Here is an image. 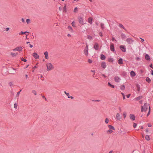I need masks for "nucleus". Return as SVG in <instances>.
<instances>
[{"label":"nucleus","instance_id":"nucleus-64","mask_svg":"<svg viewBox=\"0 0 153 153\" xmlns=\"http://www.w3.org/2000/svg\"><path fill=\"white\" fill-rule=\"evenodd\" d=\"M67 36L68 37H71V35L70 34H68Z\"/></svg>","mask_w":153,"mask_h":153},{"label":"nucleus","instance_id":"nucleus-25","mask_svg":"<svg viewBox=\"0 0 153 153\" xmlns=\"http://www.w3.org/2000/svg\"><path fill=\"white\" fill-rule=\"evenodd\" d=\"M100 25L102 29L103 30H104V29L105 28L104 24L102 23H101L100 24Z\"/></svg>","mask_w":153,"mask_h":153},{"label":"nucleus","instance_id":"nucleus-50","mask_svg":"<svg viewBox=\"0 0 153 153\" xmlns=\"http://www.w3.org/2000/svg\"><path fill=\"white\" fill-rule=\"evenodd\" d=\"M135 59L136 60L140 61V59L139 57H136L135 58Z\"/></svg>","mask_w":153,"mask_h":153},{"label":"nucleus","instance_id":"nucleus-62","mask_svg":"<svg viewBox=\"0 0 153 153\" xmlns=\"http://www.w3.org/2000/svg\"><path fill=\"white\" fill-rule=\"evenodd\" d=\"M6 30L7 31L9 30V27L6 28Z\"/></svg>","mask_w":153,"mask_h":153},{"label":"nucleus","instance_id":"nucleus-12","mask_svg":"<svg viewBox=\"0 0 153 153\" xmlns=\"http://www.w3.org/2000/svg\"><path fill=\"white\" fill-rule=\"evenodd\" d=\"M94 48L95 50H97L99 49L98 44L97 43H95L94 46Z\"/></svg>","mask_w":153,"mask_h":153},{"label":"nucleus","instance_id":"nucleus-31","mask_svg":"<svg viewBox=\"0 0 153 153\" xmlns=\"http://www.w3.org/2000/svg\"><path fill=\"white\" fill-rule=\"evenodd\" d=\"M29 33V32H28V31H25V32H23L22 31L21 33H19V34L20 35L21 34H25L27 36V35L26 34V33Z\"/></svg>","mask_w":153,"mask_h":153},{"label":"nucleus","instance_id":"nucleus-13","mask_svg":"<svg viewBox=\"0 0 153 153\" xmlns=\"http://www.w3.org/2000/svg\"><path fill=\"white\" fill-rule=\"evenodd\" d=\"M101 67L104 68H106V65L105 62H103L101 63Z\"/></svg>","mask_w":153,"mask_h":153},{"label":"nucleus","instance_id":"nucleus-58","mask_svg":"<svg viewBox=\"0 0 153 153\" xmlns=\"http://www.w3.org/2000/svg\"><path fill=\"white\" fill-rule=\"evenodd\" d=\"M68 97L69 98H71V99H73L74 98V97L72 96H68Z\"/></svg>","mask_w":153,"mask_h":153},{"label":"nucleus","instance_id":"nucleus-63","mask_svg":"<svg viewBox=\"0 0 153 153\" xmlns=\"http://www.w3.org/2000/svg\"><path fill=\"white\" fill-rule=\"evenodd\" d=\"M151 74L153 75V71L152 70H151Z\"/></svg>","mask_w":153,"mask_h":153},{"label":"nucleus","instance_id":"nucleus-44","mask_svg":"<svg viewBox=\"0 0 153 153\" xmlns=\"http://www.w3.org/2000/svg\"><path fill=\"white\" fill-rule=\"evenodd\" d=\"M21 60L22 61H23L25 62H26L27 61V60L26 59H24L23 58H21Z\"/></svg>","mask_w":153,"mask_h":153},{"label":"nucleus","instance_id":"nucleus-56","mask_svg":"<svg viewBox=\"0 0 153 153\" xmlns=\"http://www.w3.org/2000/svg\"><path fill=\"white\" fill-rule=\"evenodd\" d=\"M148 126L149 127H150L152 126V125H151V124H150V123H148Z\"/></svg>","mask_w":153,"mask_h":153},{"label":"nucleus","instance_id":"nucleus-10","mask_svg":"<svg viewBox=\"0 0 153 153\" xmlns=\"http://www.w3.org/2000/svg\"><path fill=\"white\" fill-rule=\"evenodd\" d=\"M33 55L36 59H38L39 58V56L36 53H33Z\"/></svg>","mask_w":153,"mask_h":153},{"label":"nucleus","instance_id":"nucleus-53","mask_svg":"<svg viewBox=\"0 0 153 153\" xmlns=\"http://www.w3.org/2000/svg\"><path fill=\"white\" fill-rule=\"evenodd\" d=\"M99 35L101 37L102 36V32H100L99 33Z\"/></svg>","mask_w":153,"mask_h":153},{"label":"nucleus","instance_id":"nucleus-35","mask_svg":"<svg viewBox=\"0 0 153 153\" xmlns=\"http://www.w3.org/2000/svg\"><path fill=\"white\" fill-rule=\"evenodd\" d=\"M32 92L35 95H36L37 94L35 90H33L32 91Z\"/></svg>","mask_w":153,"mask_h":153},{"label":"nucleus","instance_id":"nucleus-60","mask_svg":"<svg viewBox=\"0 0 153 153\" xmlns=\"http://www.w3.org/2000/svg\"><path fill=\"white\" fill-rule=\"evenodd\" d=\"M151 68H152L153 69V68L152 67V64H151L150 66H149Z\"/></svg>","mask_w":153,"mask_h":153},{"label":"nucleus","instance_id":"nucleus-24","mask_svg":"<svg viewBox=\"0 0 153 153\" xmlns=\"http://www.w3.org/2000/svg\"><path fill=\"white\" fill-rule=\"evenodd\" d=\"M108 127H109V128L110 129H112L113 130H115V128L114 127L111 125H108Z\"/></svg>","mask_w":153,"mask_h":153},{"label":"nucleus","instance_id":"nucleus-42","mask_svg":"<svg viewBox=\"0 0 153 153\" xmlns=\"http://www.w3.org/2000/svg\"><path fill=\"white\" fill-rule=\"evenodd\" d=\"M22 91V90H20L16 94V97H18L19 95L20 94V92Z\"/></svg>","mask_w":153,"mask_h":153},{"label":"nucleus","instance_id":"nucleus-49","mask_svg":"<svg viewBox=\"0 0 153 153\" xmlns=\"http://www.w3.org/2000/svg\"><path fill=\"white\" fill-rule=\"evenodd\" d=\"M64 93L67 96H69V94L68 93H67L66 91H65Z\"/></svg>","mask_w":153,"mask_h":153},{"label":"nucleus","instance_id":"nucleus-54","mask_svg":"<svg viewBox=\"0 0 153 153\" xmlns=\"http://www.w3.org/2000/svg\"><path fill=\"white\" fill-rule=\"evenodd\" d=\"M131 95V94H128V95H126V97L127 98H128L130 97V96Z\"/></svg>","mask_w":153,"mask_h":153},{"label":"nucleus","instance_id":"nucleus-36","mask_svg":"<svg viewBox=\"0 0 153 153\" xmlns=\"http://www.w3.org/2000/svg\"><path fill=\"white\" fill-rule=\"evenodd\" d=\"M11 55L13 57H15L16 56V54L12 52L11 53Z\"/></svg>","mask_w":153,"mask_h":153},{"label":"nucleus","instance_id":"nucleus-61","mask_svg":"<svg viewBox=\"0 0 153 153\" xmlns=\"http://www.w3.org/2000/svg\"><path fill=\"white\" fill-rule=\"evenodd\" d=\"M29 45H30V48H32L33 47V45H31L30 44H29Z\"/></svg>","mask_w":153,"mask_h":153},{"label":"nucleus","instance_id":"nucleus-17","mask_svg":"<svg viewBox=\"0 0 153 153\" xmlns=\"http://www.w3.org/2000/svg\"><path fill=\"white\" fill-rule=\"evenodd\" d=\"M145 59L147 60H150V58L149 56L147 54H146L145 56Z\"/></svg>","mask_w":153,"mask_h":153},{"label":"nucleus","instance_id":"nucleus-16","mask_svg":"<svg viewBox=\"0 0 153 153\" xmlns=\"http://www.w3.org/2000/svg\"><path fill=\"white\" fill-rule=\"evenodd\" d=\"M136 86L137 89V91L139 93L140 90V86L139 84H137L136 85Z\"/></svg>","mask_w":153,"mask_h":153},{"label":"nucleus","instance_id":"nucleus-27","mask_svg":"<svg viewBox=\"0 0 153 153\" xmlns=\"http://www.w3.org/2000/svg\"><path fill=\"white\" fill-rule=\"evenodd\" d=\"M145 139L147 140H149L150 139V138L149 136L148 135H146L145 136Z\"/></svg>","mask_w":153,"mask_h":153},{"label":"nucleus","instance_id":"nucleus-46","mask_svg":"<svg viewBox=\"0 0 153 153\" xmlns=\"http://www.w3.org/2000/svg\"><path fill=\"white\" fill-rule=\"evenodd\" d=\"M14 107L15 108H17V105L16 103H15L14 105Z\"/></svg>","mask_w":153,"mask_h":153},{"label":"nucleus","instance_id":"nucleus-4","mask_svg":"<svg viewBox=\"0 0 153 153\" xmlns=\"http://www.w3.org/2000/svg\"><path fill=\"white\" fill-rule=\"evenodd\" d=\"M78 19L79 22V24L82 25H84V24L83 19V18L81 16H78Z\"/></svg>","mask_w":153,"mask_h":153},{"label":"nucleus","instance_id":"nucleus-9","mask_svg":"<svg viewBox=\"0 0 153 153\" xmlns=\"http://www.w3.org/2000/svg\"><path fill=\"white\" fill-rule=\"evenodd\" d=\"M110 49L111 51L114 52L115 51L114 46L113 44H111L110 45Z\"/></svg>","mask_w":153,"mask_h":153},{"label":"nucleus","instance_id":"nucleus-41","mask_svg":"<svg viewBox=\"0 0 153 153\" xmlns=\"http://www.w3.org/2000/svg\"><path fill=\"white\" fill-rule=\"evenodd\" d=\"M71 24H72V26L74 27H76V26H75V22H74V21H73L72 23H71Z\"/></svg>","mask_w":153,"mask_h":153},{"label":"nucleus","instance_id":"nucleus-57","mask_svg":"<svg viewBox=\"0 0 153 153\" xmlns=\"http://www.w3.org/2000/svg\"><path fill=\"white\" fill-rule=\"evenodd\" d=\"M140 39L141 40V42H143L144 41V39H142L140 37Z\"/></svg>","mask_w":153,"mask_h":153},{"label":"nucleus","instance_id":"nucleus-21","mask_svg":"<svg viewBox=\"0 0 153 153\" xmlns=\"http://www.w3.org/2000/svg\"><path fill=\"white\" fill-rule=\"evenodd\" d=\"M88 22L89 23L91 24H92V18H91V17H90V18H88Z\"/></svg>","mask_w":153,"mask_h":153},{"label":"nucleus","instance_id":"nucleus-33","mask_svg":"<svg viewBox=\"0 0 153 153\" xmlns=\"http://www.w3.org/2000/svg\"><path fill=\"white\" fill-rule=\"evenodd\" d=\"M119 26L121 28H123L124 30H126V29L125 27L123 26L121 24H120L119 25Z\"/></svg>","mask_w":153,"mask_h":153},{"label":"nucleus","instance_id":"nucleus-37","mask_svg":"<svg viewBox=\"0 0 153 153\" xmlns=\"http://www.w3.org/2000/svg\"><path fill=\"white\" fill-rule=\"evenodd\" d=\"M123 116L124 118H125L126 117V112H124L123 114Z\"/></svg>","mask_w":153,"mask_h":153},{"label":"nucleus","instance_id":"nucleus-3","mask_svg":"<svg viewBox=\"0 0 153 153\" xmlns=\"http://www.w3.org/2000/svg\"><path fill=\"white\" fill-rule=\"evenodd\" d=\"M126 41L128 44L132 45L134 41L131 38H128L126 39Z\"/></svg>","mask_w":153,"mask_h":153},{"label":"nucleus","instance_id":"nucleus-15","mask_svg":"<svg viewBox=\"0 0 153 153\" xmlns=\"http://www.w3.org/2000/svg\"><path fill=\"white\" fill-rule=\"evenodd\" d=\"M120 79L118 76H115L114 77V80L116 82H119L120 81Z\"/></svg>","mask_w":153,"mask_h":153},{"label":"nucleus","instance_id":"nucleus-2","mask_svg":"<svg viewBox=\"0 0 153 153\" xmlns=\"http://www.w3.org/2000/svg\"><path fill=\"white\" fill-rule=\"evenodd\" d=\"M46 66L47 68V71H50L53 69L54 68L53 65L51 63H47Z\"/></svg>","mask_w":153,"mask_h":153},{"label":"nucleus","instance_id":"nucleus-20","mask_svg":"<svg viewBox=\"0 0 153 153\" xmlns=\"http://www.w3.org/2000/svg\"><path fill=\"white\" fill-rule=\"evenodd\" d=\"M100 59L102 60H104L105 59V57L104 55L102 54L100 55Z\"/></svg>","mask_w":153,"mask_h":153},{"label":"nucleus","instance_id":"nucleus-23","mask_svg":"<svg viewBox=\"0 0 153 153\" xmlns=\"http://www.w3.org/2000/svg\"><path fill=\"white\" fill-rule=\"evenodd\" d=\"M121 37L122 39H124L126 38V35L124 33H122Z\"/></svg>","mask_w":153,"mask_h":153},{"label":"nucleus","instance_id":"nucleus-8","mask_svg":"<svg viewBox=\"0 0 153 153\" xmlns=\"http://www.w3.org/2000/svg\"><path fill=\"white\" fill-rule=\"evenodd\" d=\"M130 118L132 120H135V117L133 114H131L130 115Z\"/></svg>","mask_w":153,"mask_h":153},{"label":"nucleus","instance_id":"nucleus-22","mask_svg":"<svg viewBox=\"0 0 153 153\" xmlns=\"http://www.w3.org/2000/svg\"><path fill=\"white\" fill-rule=\"evenodd\" d=\"M118 63L119 64H122L123 63V59L122 58H120L118 60Z\"/></svg>","mask_w":153,"mask_h":153},{"label":"nucleus","instance_id":"nucleus-38","mask_svg":"<svg viewBox=\"0 0 153 153\" xmlns=\"http://www.w3.org/2000/svg\"><path fill=\"white\" fill-rule=\"evenodd\" d=\"M26 22L27 24H28L30 22V20L29 19H26Z\"/></svg>","mask_w":153,"mask_h":153},{"label":"nucleus","instance_id":"nucleus-51","mask_svg":"<svg viewBox=\"0 0 153 153\" xmlns=\"http://www.w3.org/2000/svg\"><path fill=\"white\" fill-rule=\"evenodd\" d=\"M137 126V124L136 123H134L133 124V127L134 128H135Z\"/></svg>","mask_w":153,"mask_h":153},{"label":"nucleus","instance_id":"nucleus-32","mask_svg":"<svg viewBox=\"0 0 153 153\" xmlns=\"http://www.w3.org/2000/svg\"><path fill=\"white\" fill-rule=\"evenodd\" d=\"M142 97L141 96H139L136 98V99L137 100H140V99H142Z\"/></svg>","mask_w":153,"mask_h":153},{"label":"nucleus","instance_id":"nucleus-18","mask_svg":"<svg viewBox=\"0 0 153 153\" xmlns=\"http://www.w3.org/2000/svg\"><path fill=\"white\" fill-rule=\"evenodd\" d=\"M68 29L71 32H73V30L71 26H68Z\"/></svg>","mask_w":153,"mask_h":153},{"label":"nucleus","instance_id":"nucleus-52","mask_svg":"<svg viewBox=\"0 0 153 153\" xmlns=\"http://www.w3.org/2000/svg\"><path fill=\"white\" fill-rule=\"evenodd\" d=\"M121 94H122V95H123V100L125 99V95H124V94H123V93H122Z\"/></svg>","mask_w":153,"mask_h":153},{"label":"nucleus","instance_id":"nucleus-1","mask_svg":"<svg viewBox=\"0 0 153 153\" xmlns=\"http://www.w3.org/2000/svg\"><path fill=\"white\" fill-rule=\"evenodd\" d=\"M149 104H148L146 103H145L143 105V106H141V111L142 112L143 111H147L148 107L149 106Z\"/></svg>","mask_w":153,"mask_h":153},{"label":"nucleus","instance_id":"nucleus-43","mask_svg":"<svg viewBox=\"0 0 153 153\" xmlns=\"http://www.w3.org/2000/svg\"><path fill=\"white\" fill-rule=\"evenodd\" d=\"M66 5H65L63 7V11L65 12H66Z\"/></svg>","mask_w":153,"mask_h":153},{"label":"nucleus","instance_id":"nucleus-6","mask_svg":"<svg viewBox=\"0 0 153 153\" xmlns=\"http://www.w3.org/2000/svg\"><path fill=\"white\" fill-rule=\"evenodd\" d=\"M84 52L86 56H87L88 54V46L87 45L84 50Z\"/></svg>","mask_w":153,"mask_h":153},{"label":"nucleus","instance_id":"nucleus-34","mask_svg":"<svg viewBox=\"0 0 153 153\" xmlns=\"http://www.w3.org/2000/svg\"><path fill=\"white\" fill-rule=\"evenodd\" d=\"M150 106H149V111L148 112L147 114V116H148L150 114Z\"/></svg>","mask_w":153,"mask_h":153},{"label":"nucleus","instance_id":"nucleus-7","mask_svg":"<svg viewBox=\"0 0 153 153\" xmlns=\"http://www.w3.org/2000/svg\"><path fill=\"white\" fill-rule=\"evenodd\" d=\"M22 47H17L15 48L14 49H13V51H22Z\"/></svg>","mask_w":153,"mask_h":153},{"label":"nucleus","instance_id":"nucleus-29","mask_svg":"<svg viewBox=\"0 0 153 153\" xmlns=\"http://www.w3.org/2000/svg\"><path fill=\"white\" fill-rule=\"evenodd\" d=\"M120 89L122 90H124L125 89V86L124 85H122L120 87Z\"/></svg>","mask_w":153,"mask_h":153},{"label":"nucleus","instance_id":"nucleus-39","mask_svg":"<svg viewBox=\"0 0 153 153\" xmlns=\"http://www.w3.org/2000/svg\"><path fill=\"white\" fill-rule=\"evenodd\" d=\"M105 123L106 124H107L109 122V120L108 118H106L105 120Z\"/></svg>","mask_w":153,"mask_h":153},{"label":"nucleus","instance_id":"nucleus-26","mask_svg":"<svg viewBox=\"0 0 153 153\" xmlns=\"http://www.w3.org/2000/svg\"><path fill=\"white\" fill-rule=\"evenodd\" d=\"M108 85L110 87H111L112 88H114V85H111L109 82H108Z\"/></svg>","mask_w":153,"mask_h":153},{"label":"nucleus","instance_id":"nucleus-40","mask_svg":"<svg viewBox=\"0 0 153 153\" xmlns=\"http://www.w3.org/2000/svg\"><path fill=\"white\" fill-rule=\"evenodd\" d=\"M113 132V130L111 129H109L108 130V131H107V133L109 132L110 134L111 133H112Z\"/></svg>","mask_w":153,"mask_h":153},{"label":"nucleus","instance_id":"nucleus-48","mask_svg":"<svg viewBox=\"0 0 153 153\" xmlns=\"http://www.w3.org/2000/svg\"><path fill=\"white\" fill-rule=\"evenodd\" d=\"M88 62H89L90 63H92V61L91 59H88Z\"/></svg>","mask_w":153,"mask_h":153},{"label":"nucleus","instance_id":"nucleus-14","mask_svg":"<svg viewBox=\"0 0 153 153\" xmlns=\"http://www.w3.org/2000/svg\"><path fill=\"white\" fill-rule=\"evenodd\" d=\"M45 58L46 59H48L49 58L48 56V53L47 51H46L44 53Z\"/></svg>","mask_w":153,"mask_h":153},{"label":"nucleus","instance_id":"nucleus-28","mask_svg":"<svg viewBox=\"0 0 153 153\" xmlns=\"http://www.w3.org/2000/svg\"><path fill=\"white\" fill-rule=\"evenodd\" d=\"M146 80L147 82H148L149 83H150L151 82V79H150L148 77L146 78Z\"/></svg>","mask_w":153,"mask_h":153},{"label":"nucleus","instance_id":"nucleus-5","mask_svg":"<svg viewBox=\"0 0 153 153\" xmlns=\"http://www.w3.org/2000/svg\"><path fill=\"white\" fill-rule=\"evenodd\" d=\"M120 49L123 52H125L126 51V46L125 45H121L119 47Z\"/></svg>","mask_w":153,"mask_h":153},{"label":"nucleus","instance_id":"nucleus-55","mask_svg":"<svg viewBox=\"0 0 153 153\" xmlns=\"http://www.w3.org/2000/svg\"><path fill=\"white\" fill-rule=\"evenodd\" d=\"M22 21L23 23H25V21L23 18L22 19Z\"/></svg>","mask_w":153,"mask_h":153},{"label":"nucleus","instance_id":"nucleus-30","mask_svg":"<svg viewBox=\"0 0 153 153\" xmlns=\"http://www.w3.org/2000/svg\"><path fill=\"white\" fill-rule=\"evenodd\" d=\"M108 62H113L114 61V59H113V58H108Z\"/></svg>","mask_w":153,"mask_h":153},{"label":"nucleus","instance_id":"nucleus-45","mask_svg":"<svg viewBox=\"0 0 153 153\" xmlns=\"http://www.w3.org/2000/svg\"><path fill=\"white\" fill-rule=\"evenodd\" d=\"M77 11V7H76L74 9V12L76 13Z\"/></svg>","mask_w":153,"mask_h":153},{"label":"nucleus","instance_id":"nucleus-19","mask_svg":"<svg viewBox=\"0 0 153 153\" xmlns=\"http://www.w3.org/2000/svg\"><path fill=\"white\" fill-rule=\"evenodd\" d=\"M130 75L131 77L134 76H135V74L133 71H131L130 72Z\"/></svg>","mask_w":153,"mask_h":153},{"label":"nucleus","instance_id":"nucleus-11","mask_svg":"<svg viewBox=\"0 0 153 153\" xmlns=\"http://www.w3.org/2000/svg\"><path fill=\"white\" fill-rule=\"evenodd\" d=\"M116 118L117 120H120L121 119L122 117L119 113H117L116 116Z\"/></svg>","mask_w":153,"mask_h":153},{"label":"nucleus","instance_id":"nucleus-47","mask_svg":"<svg viewBox=\"0 0 153 153\" xmlns=\"http://www.w3.org/2000/svg\"><path fill=\"white\" fill-rule=\"evenodd\" d=\"M8 84L10 87H11L13 85V83L12 82H9L8 83Z\"/></svg>","mask_w":153,"mask_h":153},{"label":"nucleus","instance_id":"nucleus-59","mask_svg":"<svg viewBox=\"0 0 153 153\" xmlns=\"http://www.w3.org/2000/svg\"><path fill=\"white\" fill-rule=\"evenodd\" d=\"M42 97L43 98L45 99V100H46V98L44 96H42Z\"/></svg>","mask_w":153,"mask_h":153}]
</instances>
